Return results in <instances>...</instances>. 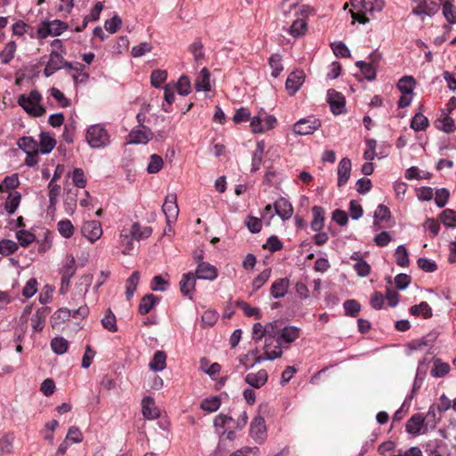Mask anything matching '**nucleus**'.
Instances as JSON below:
<instances>
[{"instance_id": "obj_1", "label": "nucleus", "mask_w": 456, "mask_h": 456, "mask_svg": "<svg viewBox=\"0 0 456 456\" xmlns=\"http://www.w3.org/2000/svg\"><path fill=\"white\" fill-rule=\"evenodd\" d=\"M151 233V227L142 226L138 222L124 225L119 234V247L122 254H130L131 250L134 249V240L148 239Z\"/></svg>"}, {"instance_id": "obj_2", "label": "nucleus", "mask_w": 456, "mask_h": 456, "mask_svg": "<svg viewBox=\"0 0 456 456\" xmlns=\"http://www.w3.org/2000/svg\"><path fill=\"white\" fill-rule=\"evenodd\" d=\"M351 5L358 11L357 13L352 12L354 20L360 23L366 24L370 19L366 17L367 14H373L374 12H380L384 6V0H350Z\"/></svg>"}, {"instance_id": "obj_3", "label": "nucleus", "mask_w": 456, "mask_h": 456, "mask_svg": "<svg viewBox=\"0 0 456 456\" xmlns=\"http://www.w3.org/2000/svg\"><path fill=\"white\" fill-rule=\"evenodd\" d=\"M41 99V94L37 90H33L28 95H20L18 103L31 116L41 117L45 113V109L40 104Z\"/></svg>"}, {"instance_id": "obj_4", "label": "nucleus", "mask_w": 456, "mask_h": 456, "mask_svg": "<svg viewBox=\"0 0 456 456\" xmlns=\"http://www.w3.org/2000/svg\"><path fill=\"white\" fill-rule=\"evenodd\" d=\"M86 142L92 148H102L110 144V135L103 126L92 125L86 131Z\"/></svg>"}, {"instance_id": "obj_5", "label": "nucleus", "mask_w": 456, "mask_h": 456, "mask_svg": "<svg viewBox=\"0 0 456 456\" xmlns=\"http://www.w3.org/2000/svg\"><path fill=\"white\" fill-rule=\"evenodd\" d=\"M68 28V24L60 20H43L37 29V36L40 39H45L50 36L57 37L66 31Z\"/></svg>"}, {"instance_id": "obj_6", "label": "nucleus", "mask_w": 456, "mask_h": 456, "mask_svg": "<svg viewBox=\"0 0 456 456\" xmlns=\"http://www.w3.org/2000/svg\"><path fill=\"white\" fill-rule=\"evenodd\" d=\"M405 430L408 434L417 436L420 434H426L429 429L426 427L424 416L420 413H415L407 420Z\"/></svg>"}, {"instance_id": "obj_7", "label": "nucleus", "mask_w": 456, "mask_h": 456, "mask_svg": "<svg viewBox=\"0 0 456 456\" xmlns=\"http://www.w3.org/2000/svg\"><path fill=\"white\" fill-rule=\"evenodd\" d=\"M321 126V121L311 116L301 118L294 125V132L297 134L306 135L314 133Z\"/></svg>"}, {"instance_id": "obj_8", "label": "nucleus", "mask_w": 456, "mask_h": 456, "mask_svg": "<svg viewBox=\"0 0 456 456\" xmlns=\"http://www.w3.org/2000/svg\"><path fill=\"white\" fill-rule=\"evenodd\" d=\"M299 329L295 326L285 327L275 339L276 350L281 347H289V346L299 338Z\"/></svg>"}, {"instance_id": "obj_9", "label": "nucleus", "mask_w": 456, "mask_h": 456, "mask_svg": "<svg viewBox=\"0 0 456 456\" xmlns=\"http://www.w3.org/2000/svg\"><path fill=\"white\" fill-rule=\"evenodd\" d=\"M162 211L168 224L176 221L179 213L176 194L169 193L166 196L165 202L162 205Z\"/></svg>"}, {"instance_id": "obj_10", "label": "nucleus", "mask_w": 456, "mask_h": 456, "mask_svg": "<svg viewBox=\"0 0 456 456\" xmlns=\"http://www.w3.org/2000/svg\"><path fill=\"white\" fill-rule=\"evenodd\" d=\"M369 62L358 61L356 66L367 80L372 81L376 78V68L379 61V55L377 53H373L369 56Z\"/></svg>"}, {"instance_id": "obj_11", "label": "nucleus", "mask_w": 456, "mask_h": 456, "mask_svg": "<svg viewBox=\"0 0 456 456\" xmlns=\"http://www.w3.org/2000/svg\"><path fill=\"white\" fill-rule=\"evenodd\" d=\"M81 232L89 241L94 242L98 240L102 234V224L96 220L85 222L82 225Z\"/></svg>"}, {"instance_id": "obj_12", "label": "nucleus", "mask_w": 456, "mask_h": 456, "mask_svg": "<svg viewBox=\"0 0 456 456\" xmlns=\"http://www.w3.org/2000/svg\"><path fill=\"white\" fill-rule=\"evenodd\" d=\"M152 137L153 133L145 126L134 127L128 134L129 143L134 144H146Z\"/></svg>"}, {"instance_id": "obj_13", "label": "nucleus", "mask_w": 456, "mask_h": 456, "mask_svg": "<svg viewBox=\"0 0 456 456\" xmlns=\"http://www.w3.org/2000/svg\"><path fill=\"white\" fill-rule=\"evenodd\" d=\"M328 102L333 114L339 115L346 110V100L342 94L330 89L328 91Z\"/></svg>"}, {"instance_id": "obj_14", "label": "nucleus", "mask_w": 456, "mask_h": 456, "mask_svg": "<svg viewBox=\"0 0 456 456\" xmlns=\"http://www.w3.org/2000/svg\"><path fill=\"white\" fill-rule=\"evenodd\" d=\"M305 78L303 70H295L288 76L285 86L289 95H294L300 89Z\"/></svg>"}, {"instance_id": "obj_15", "label": "nucleus", "mask_w": 456, "mask_h": 456, "mask_svg": "<svg viewBox=\"0 0 456 456\" xmlns=\"http://www.w3.org/2000/svg\"><path fill=\"white\" fill-rule=\"evenodd\" d=\"M64 58L61 53L52 51L49 56V61L44 69V75L46 77L53 75L57 70L61 69L63 66Z\"/></svg>"}, {"instance_id": "obj_16", "label": "nucleus", "mask_w": 456, "mask_h": 456, "mask_svg": "<svg viewBox=\"0 0 456 456\" xmlns=\"http://www.w3.org/2000/svg\"><path fill=\"white\" fill-rule=\"evenodd\" d=\"M195 275L200 280L214 281L218 276V271L213 265L208 262H200L197 265Z\"/></svg>"}, {"instance_id": "obj_17", "label": "nucleus", "mask_w": 456, "mask_h": 456, "mask_svg": "<svg viewBox=\"0 0 456 456\" xmlns=\"http://www.w3.org/2000/svg\"><path fill=\"white\" fill-rule=\"evenodd\" d=\"M268 380V373L261 369L257 372L248 373L245 377V382L250 387L259 389L263 387Z\"/></svg>"}, {"instance_id": "obj_18", "label": "nucleus", "mask_w": 456, "mask_h": 456, "mask_svg": "<svg viewBox=\"0 0 456 456\" xmlns=\"http://www.w3.org/2000/svg\"><path fill=\"white\" fill-rule=\"evenodd\" d=\"M196 275L189 272L187 273L183 274L182 279L180 281V290L181 292L188 297L189 298L192 297V294L195 290L196 286Z\"/></svg>"}, {"instance_id": "obj_19", "label": "nucleus", "mask_w": 456, "mask_h": 456, "mask_svg": "<svg viewBox=\"0 0 456 456\" xmlns=\"http://www.w3.org/2000/svg\"><path fill=\"white\" fill-rule=\"evenodd\" d=\"M274 211L281 220H289L293 215L292 205L284 198H280L274 202Z\"/></svg>"}, {"instance_id": "obj_20", "label": "nucleus", "mask_w": 456, "mask_h": 456, "mask_svg": "<svg viewBox=\"0 0 456 456\" xmlns=\"http://www.w3.org/2000/svg\"><path fill=\"white\" fill-rule=\"evenodd\" d=\"M439 10V4L430 1H421L413 10L412 12L415 15L432 16L436 14Z\"/></svg>"}, {"instance_id": "obj_21", "label": "nucleus", "mask_w": 456, "mask_h": 456, "mask_svg": "<svg viewBox=\"0 0 456 456\" xmlns=\"http://www.w3.org/2000/svg\"><path fill=\"white\" fill-rule=\"evenodd\" d=\"M250 436L256 442H262L265 432V419L261 416L253 419L250 423Z\"/></svg>"}, {"instance_id": "obj_22", "label": "nucleus", "mask_w": 456, "mask_h": 456, "mask_svg": "<svg viewBox=\"0 0 456 456\" xmlns=\"http://www.w3.org/2000/svg\"><path fill=\"white\" fill-rule=\"evenodd\" d=\"M56 145V140L49 132H41L39 134L38 153L48 154Z\"/></svg>"}, {"instance_id": "obj_23", "label": "nucleus", "mask_w": 456, "mask_h": 456, "mask_svg": "<svg viewBox=\"0 0 456 456\" xmlns=\"http://www.w3.org/2000/svg\"><path fill=\"white\" fill-rule=\"evenodd\" d=\"M352 163L347 158H343L338 163V186L342 187L345 185L349 177L351 172Z\"/></svg>"}, {"instance_id": "obj_24", "label": "nucleus", "mask_w": 456, "mask_h": 456, "mask_svg": "<svg viewBox=\"0 0 456 456\" xmlns=\"http://www.w3.org/2000/svg\"><path fill=\"white\" fill-rule=\"evenodd\" d=\"M289 286L288 278H280L275 280L270 289V294L273 298H281L285 297Z\"/></svg>"}, {"instance_id": "obj_25", "label": "nucleus", "mask_w": 456, "mask_h": 456, "mask_svg": "<svg viewBox=\"0 0 456 456\" xmlns=\"http://www.w3.org/2000/svg\"><path fill=\"white\" fill-rule=\"evenodd\" d=\"M142 413L148 419H156L159 417V411L155 406V402L151 397L147 396L142 399Z\"/></svg>"}, {"instance_id": "obj_26", "label": "nucleus", "mask_w": 456, "mask_h": 456, "mask_svg": "<svg viewBox=\"0 0 456 456\" xmlns=\"http://www.w3.org/2000/svg\"><path fill=\"white\" fill-rule=\"evenodd\" d=\"M282 355V350H270V347L265 346V353L262 355L256 356L254 361L249 364V366H247V370H249L253 368L256 364H259L264 361H273L275 359H278L281 357Z\"/></svg>"}, {"instance_id": "obj_27", "label": "nucleus", "mask_w": 456, "mask_h": 456, "mask_svg": "<svg viewBox=\"0 0 456 456\" xmlns=\"http://www.w3.org/2000/svg\"><path fill=\"white\" fill-rule=\"evenodd\" d=\"M265 148V144L263 140L256 142V149L252 154L250 172L255 173L259 170L263 160Z\"/></svg>"}, {"instance_id": "obj_28", "label": "nucleus", "mask_w": 456, "mask_h": 456, "mask_svg": "<svg viewBox=\"0 0 456 456\" xmlns=\"http://www.w3.org/2000/svg\"><path fill=\"white\" fill-rule=\"evenodd\" d=\"M314 218L311 222V228L314 232H320L324 226L325 211L322 207L314 206L312 208Z\"/></svg>"}, {"instance_id": "obj_29", "label": "nucleus", "mask_w": 456, "mask_h": 456, "mask_svg": "<svg viewBox=\"0 0 456 456\" xmlns=\"http://www.w3.org/2000/svg\"><path fill=\"white\" fill-rule=\"evenodd\" d=\"M159 298L153 294L145 295L140 301L138 312L141 314H146L159 303Z\"/></svg>"}, {"instance_id": "obj_30", "label": "nucleus", "mask_w": 456, "mask_h": 456, "mask_svg": "<svg viewBox=\"0 0 456 456\" xmlns=\"http://www.w3.org/2000/svg\"><path fill=\"white\" fill-rule=\"evenodd\" d=\"M210 87V73L207 68H203L195 81V89L198 92H208Z\"/></svg>"}, {"instance_id": "obj_31", "label": "nucleus", "mask_w": 456, "mask_h": 456, "mask_svg": "<svg viewBox=\"0 0 456 456\" xmlns=\"http://www.w3.org/2000/svg\"><path fill=\"white\" fill-rule=\"evenodd\" d=\"M409 311L411 315L416 317L422 316L425 319H429L433 315L432 308L425 301L411 306Z\"/></svg>"}, {"instance_id": "obj_32", "label": "nucleus", "mask_w": 456, "mask_h": 456, "mask_svg": "<svg viewBox=\"0 0 456 456\" xmlns=\"http://www.w3.org/2000/svg\"><path fill=\"white\" fill-rule=\"evenodd\" d=\"M17 144L25 153H38V142L33 137L23 136L18 140Z\"/></svg>"}, {"instance_id": "obj_33", "label": "nucleus", "mask_w": 456, "mask_h": 456, "mask_svg": "<svg viewBox=\"0 0 456 456\" xmlns=\"http://www.w3.org/2000/svg\"><path fill=\"white\" fill-rule=\"evenodd\" d=\"M167 354L164 351H157L149 363V368L153 371H161L166 366Z\"/></svg>"}, {"instance_id": "obj_34", "label": "nucleus", "mask_w": 456, "mask_h": 456, "mask_svg": "<svg viewBox=\"0 0 456 456\" xmlns=\"http://www.w3.org/2000/svg\"><path fill=\"white\" fill-rule=\"evenodd\" d=\"M451 370L450 365L447 362H443L439 358H436L433 362V366L430 370V374L434 378H442L446 376Z\"/></svg>"}, {"instance_id": "obj_35", "label": "nucleus", "mask_w": 456, "mask_h": 456, "mask_svg": "<svg viewBox=\"0 0 456 456\" xmlns=\"http://www.w3.org/2000/svg\"><path fill=\"white\" fill-rule=\"evenodd\" d=\"M416 81L411 76H404L399 79L397 88L402 94H413Z\"/></svg>"}, {"instance_id": "obj_36", "label": "nucleus", "mask_w": 456, "mask_h": 456, "mask_svg": "<svg viewBox=\"0 0 456 456\" xmlns=\"http://www.w3.org/2000/svg\"><path fill=\"white\" fill-rule=\"evenodd\" d=\"M437 409L435 404L429 406L428 411L424 417L426 421V427L428 428L429 430H433L436 428L438 422L441 420V414L437 415Z\"/></svg>"}, {"instance_id": "obj_37", "label": "nucleus", "mask_w": 456, "mask_h": 456, "mask_svg": "<svg viewBox=\"0 0 456 456\" xmlns=\"http://www.w3.org/2000/svg\"><path fill=\"white\" fill-rule=\"evenodd\" d=\"M140 280V273L138 271L133 272L131 276L126 280V297L130 300L137 289Z\"/></svg>"}, {"instance_id": "obj_38", "label": "nucleus", "mask_w": 456, "mask_h": 456, "mask_svg": "<svg viewBox=\"0 0 456 456\" xmlns=\"http://www.w3.org/2000/svg\"><path fill=\"white\" fill-rule=\"evenodd\" d=\"M307 30V22L305 19L297 18L295 20L289 29V33L294 37H298L305 34Z\"/></svg>"}, {"instance_id": "obj_39", "label": "nucleus", "mask_w": 456, "mask_h": 456, "mask_svg": "<svg viewBox=\"0 0 456 456\" xmlns=\"http://www.w3.org/2000/svg\"><path fill=\"white\" fill-rule=\"evenodd\" d=\"M46 314L45 309H38L35 314H33L31 317V325L35 331H41L44 329Z\"/></svg>"}, {"instance_id": "obj_40", "label": "nucleus", "mask_w": 456, "mask_h": 456, "mask_svg": "<svg viewBox=\"0 0 456 456\" xmlns=\"http://www.w3.org/2000/svg\"><path fill=\"white\" fill-rule=\"evenodd\" d=\"M395 263L401 267L409 265L410 259L408 250L404 245H399L395 251Z\"/></svg>"}, {"instance_id": "obj_41", "label": "nucleus", "mask_w": 456, "mask_h": 456, "mask_svg": "<svg viewBox=\"0 0 456 456\" xmlns=\"http://www.w3.org/2000/svg\"><path fill=\"white\" fill-rule=\"evenodd\" d=\"M77 271V265L75 258L72 255H69L66 257V261L60 270L61 276L73 277Z\"/></svg>"}, {"instance_id": "obj_42", "label": "nucleus", "mask_w": 456, "mask_h": 456, "mask_svg": "<svg viewBox=\"0 0 456 456\" xmlns=\"http://www.w3.org/2000/svg\"><path fill=\"white\" fill-rule=\"evenodd\" d=\"M102 324L104 329L108 330L110 332L118 331L116 316L110 309H108L105 312V314L102 319Z\"/></svg>"}, {"instance_id": "obj_43", "label": "nucleus", "mask_w": 456, "mask_h": 456, "mask_svg": "<svg viewBox=\"0 0 456 456\" xmlns=\"http://www.w3.org/2000/svg\"><path fill=\"white\" fill-rule=\"evenodd\" d=\"M52 350L59 355L65 354L69 348V342L62 337H56L51 341Z\"/></svg>"}, {"instance_id": "obj_44", "label": "nucleus", "mask_w": 456, "mask_h": 456, "mask_svg": "<svg viewBox=\"0 0 456 456\" xmlns=\"http://www.w3.org/2000/svg\"><path fill=\"white\" fill-rule=\"evenodd\" d=\"M16 48L17 45L14 41H10L6 44L4 49L0 52V59L2 63L8 64L13 59Z\"/></svg>"}, {"instance_id": "obj_45", "label": "nucleus", "mask_w": 456, "mask_h": 456, "mask_svg": "<svg viewBox=\"0 0 456 456\" xmlns=\"http://www.w3.org/2000/svg\"><path fill=\"white\" fill-rule=\"evenodd\" d=\"M69 176L72 180V183L77 188H85L86 186V178L82 168L76 167Z\"/></svg>"}, {"instance_id": "obj_46", "label": "nucleus", "mask_w": 456, "mask_h": 456, "mask_svg": "<svg viewBox=\"0 0 456 456\" xmlns=\"http://www.w3.org/2000/svg\"><path fill=\"white\" fill-rule=\"evenodd\" d=\"M269 65L272 69L271 75L273 77H279L281 72L283 70V66L281 63V56L278 53L272 54L269 58Z\"/></svg>"}, {"instance_id": "obj_47", "label": "nucleus", "mask_w": 456, "mask_h": 456, "mask_svg": "<svg viewBox=\"0 0 456 456\" xmlns=\"http://www.w3.org/2000/svg\"><path fill=\"white\" fill-rule=\"evenodd\" d=\"M428 126V119L421 113H416L411 121V127L415 131H424Z\"/></svg>"}, {"instance_id": "obj_48", "label": "nucleus", "mask_w": 456, "mask_h": 456, "mask_svg": "<svg viewBox=\"0 0 456 456\" xmlns=\"http://www.w3.org/2000/svg\"><path fill=\"white\" fill-rule=\"evenodd\" d=\"M13 441L12 434H6L0 438V455L12 452Z\"/></svg>"}, {"instance_id": "obj_49", "label": "nucleus", "mask_w": 456, "mask_h": 456, "mask_svg": "<svg viewBox=\"0 0 456 456\" xmlns=\"http://www.w3.org/2000/svg\"><path fill=\"white\" fill-rule=\"evenodd\" d=\"M441 222L447 227H456V211L447 208L440 214Z\"/></svg>"}, {"instance_id": "obj_50", "label": "nucleus", "mask_w": 456, "mask_h": 456, "mask_svg": "<svg viewBox=\"0 0 456 456\" xmlns=\"http://www.w3.org/2000/svg\"><path fill=\"white\" fill-rule=\"evenodd\" d=\"M57 229L60 234L65 239H69L74 233V226L68 219L59 221L57 224Z\"/></svg>"}, {"instance_id": "obj_51", "label": "nucleus", "mask_w": 456, "mask_h": 456, "mask_svg": "<svg viewBox=\"0 0 456 456\" xmlns=\"http://www.w3.org/2000/svg\"><path fill=\"white\" fill-rule=\"evenodd\" d=\"M390 217L391 212L389 208L383 204H379L374 212V224L376 225L382 221H387Z\"/></svg>"}, {"instance_id": "obj_52", "label": "nucleus", "mask_w": 456, "mask_h": 456, "mask_svg": "<svg viewBox=\"0 0 456 456\" xmlns=\"http://www.w3.org/2000/svg\"><path fill=\"white\" fill-rule=\"evenodd\" d=\"M345 314L347 316L356 317L361 311V305L354 299L346 300L343 304Z\"/></svg>"}, {"instance_id": "obj_53", "label": "nucleus", "mask_w": 456, "mask_h": 456, "mask_svg": "<svg viewBox=\"0 0 456 456\" xmlns=\"http://www.w3.org/2000/svg\"><path fill=\"white\" fill-rule=\"evenodd\" d=\"M221 405L220 399L217 396L204 399L200 403V408L208 412L216 411Z\"/></svg>"}, {"instance_id": "obj_54", "label": "nucleus", "mask_w": 456, "mask_h": 456, "mask_svg": "<svg viewBox=\"0 0 456 456\" xmlns=\"http://www.w3.org/2000/svg\"><path fill=\"white\" fill-rule=\"evenodd\" d=\"M163 159L159 155L152 154L150 157V162L147 166V172L149 174H156L159 172L163 167Z\"/></svg>"}, {"instance_id": "obj_55", "label": "nucleus", "mask_w": 456, "mask_h": 456, "mask_svg": "<svg viewBox=\"0 0 456 456\" xmlns=\"http://www.w3.org/2000/svg\"><path fill=\"white\" fill-rule=\"evenodd\" d=\"M175 88L180 95H188L191 92V85L187 76H182L176 85Z\"/></svg>"}, {"instance_id": "obj_56", "label": "nucleus", "mask_w": 456, "mask_h": 456, "mask_svg": "<svg viewBox=\"0 0 456 456\" xmlns=\"http://www.w3.org/2000/svg\"><path fill=\"white\" fill-rule=\"evenodd\" d=\"M20 202V194L15 192L10 194L5 201V209L9 215H12L18 208Z\"/></svg>"}, {"instance_id": "obj_57", "label": "nucleus", "mask_w": 456, "mask_h": 456, "mask_svg": "<svg viewBox=\"0 0 456 456\" xmlns=\"http://www.w3.org/2000/svg\"><path fill=\"white\" fill-rule=\"evenodd\" d=\"M279 330L276 329V322H269L265 325V347H270L278 335Z\"/></svg>"}, {"instance_id": "obj_58", "label": "nucleus", "mask_w": 456, "mask_h": 456, "mask_svg": "<svg viewBox=\"0 0 456 456\" xmlns=\"http://www.w3.org/2000/svg\"><path fill=\"white\" fill-rule=\"evenodd\" d=\"M167 73L166 70L155 69L151 75V86L159 88L161 85L167 80Z\"/></svg>"}, {"instance_id": "obj_59", "label": "nucleus", "mask_w": 456, "mask_h": 456, "mask_svg": "<svg viewBox=\"0 0 456 456\" xmlns=\"http://www.w3.org/2000/svg\"><path fill=\"white\" fill-rule=\"evenodd\" d=\"M443 14L449 23H456V7L450 2L443 4Z\"/></svg>"}, {"instance_id": "obj_60", "label": "nucleus", "mask_w": 456, "mask_h": 456, "mask_svg": "<svg viewBox=\"0 0 456 456\" xmlns=\"http://www.w3.org/2000/svg\"><path fill=\"white\" fill-rule=\"evenodd\" d=\"M16 238L20 246L27 247L35 240L36 236L28 231L20 230L16 232Z\"/></svg>"}, {"instance_id": "obj_61", "label": "nucleus", "mask_w": 456, "mask_h": 456, "mask_svg": "<svg viewBox=\"0 0 456 456\" xmlns=\"http://www.w3.org/2000/svg\"><path fill=\"white\" fill-rule=\"evenodd\" d=\"M18 249V244L11 240H3L0 241V254L8 256Z\"/></svg>"}, {"instance_id": "obj_62", "label": "nucleus", "mask_w": 456, "mask_h": 456, "mask_svg": "<svg viewBox=\"0 0 456 456\" xmlns=\"http://www.w3.org/2000/svg\"><path fill=\"white\" fill-rule=\"evenodd\" d=\"M366 150L363 153L364 159L371 161L376 157L377 141L375 139H366Z\"/></svg>"}, {"instance_id": "obj_63", "label": "nucleus", "mask_w": 456, "mask_h": 456, "mask_svg": "<svg viewBox=\"0 0 456 456\" xmlns=\"http://www.w3.org/2000/svg\"><path fill=\"white\" fill-rule=\"evenodd\" d=\"M168 287V281L161 275H156L152 278L151 289L153 291H166Z\"/></svg>"}, {"instance_id": "obj_64", "label": "nucleus", "mask_w": 456, "mask_h": 456, "mask_svg": "<svg viewBox=\"0 0 456 456\" xmlns=\"http://www.w3.org/2000/svg\"><path fill=\"white\" fill-rule=\"evenodd\" d=\"M417 264L418 266L426 273H434L437 270L436 263L426 257L419 258Z\"/></svg>"}]
</instances>
